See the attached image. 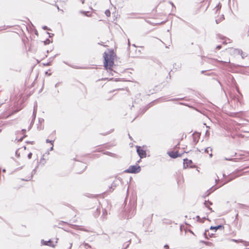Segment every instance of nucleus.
Segmentation results:
<instances>
[{"instance_id": "dca6fc26", "label": "nucleus", "mask_w": 249, "mask_h": 249, "mask_svg": "<svg viewBox=\"0 0 249 249\" xmlns=\"http://www.w3.org/2000/svg\"><path fill=\"white\" fill-rule=\"evenodd\" d=\"M212 151V149L211 147H208L205 149L204 152L205 153H209V151Z\"/></svg>"}, {"instance_id": "5fc2aeb1", "label": "nucleus", "mask_w": 249, "mask_h": 249, "mask_svg": "<svg viewBox=\"0 0 249 249\" xmlns=\"http://www.w3.org/2000/svg\"><path fill=\"white\" fill-rule=\"evenodd\" d=\"M129 138H130V139H132V138H131V137L129 135Z\"/></svg>"}, {"instance_id": "0eeeda50", "label": "nucleus", "mask_w": 249, "mask_h": 249, "mask_svg": "<svg viewBox=\"0 0 249 249\" xmlns=\"http://www.w3.org/2000/svg\"><path fill=\"white\" fill-rule=\"evenodd\" d=\"M41 244L44 245H47L52 247H54L55 246V245L53 243L51 240H49L48 241H45L44 240H42Z\"/></svg>"}, {"instance_id": "6e6d98bb", "label": "nucleus", "mask_w": 249, "mask_h": 249, "mask_svg": "<svg viewBox=\"0 0 249 249\" xmlns=\"http://www.w3.org/2000/svg\"><path fill=\"white\" fill-rule=\"evenodd\" d=\"M82 3H84V0H82Z\"/></svg>"}, {"instance_id": "f704fd0d", "label": "nucleus", "mask_w": 249, "mask_h": 249, "mask_svg": "<svg viewBox=\"0 0 249 249\" xmlns=\"http://www.w3.org/2000/svg\"><path fill=\"white\" fill-rule=\"evenodd\" d=\"M54 6H55V7H57V9H58V10H60L59 7V6H58V5L57 4H56L55 3V4H54Z\"/></svg>"}, {"instance_id": "f3484780", "label": "nucleus", "mask_w": 249, "mask_h": 249, "mask_svg": "<svg viewBox=\"0 0 249 249\" xmlns=\"http://www.w3.org/2000/svg\"><path fill=\"white\" fill-rule=\"evenodd\" d=\"M105 14L107 17L110 16V12L109 10H106L105 12Z\"/></svg>"}, {"instance_id": "13d9d810", "label": "nucleus", "mask_w": 249, "mask_h": 249, "mask_svg": "<svg viewBox=\"0 0 249 249\" xmlns=\"http://www.w3.org/2000/svg\"><path fill=\"white\" fill-rule=\"evenodd\" d=\"M29 143H33V142H28Z\"/></svg>"}, {"instance_id": "6e6552de", "label": "nucleus", "mask_w": 249, "mask_h": 249, "mask_svg": "<svg viewBox=\"0 0 249 249\" xmlns=\"http://www.w3.org/2000/svg\"><path fill=\"white\" fill-rule=\"evenodd\" d=\"M183 160V167L185 168L188 167L192 163V161L191 160H188L187 159H184Z\"/></svg>"}, {"instance_id": "aec40b11", "label": "nucleus", "mask_w": 249, "mask_h": 249, "mask_svg": "<svg viewBox=\"0 0 249 249\" xmlns=\"http://www.w3.org/2000/svg\"><path fill=\"white\" fill-rule=\"evenodd\" d=\"M216 61L218 62H220L221 63H222V64H225V63H230V60H229L228 61H221V60H216Z\"/></svg>"}, {"instance_id": "f03ea898", "label": "nucleus", "mask_w": 249, "mask_h": 249, "mask_svg": "<svg viewBox=\"0 0 249 249\" xmlns=\"http://www.w3.org/2000/svg\"><path fill=\"white\" fill-rule=\"evenodd\" d=\"M141 171V167L140 166L131 165L128 169L125 170L124 172L128 173H138Z\"/></svg>"}, {"instance_id": "ea45409f", "label": "nucleus", "mask_w": 249, "mask_h": 249, "mask_svg": "<svg viewBox=\"0 0 249 249\" xmlns=\"http://www.w3.org/2000/svg\"><path fill=\"white\" fill-rule=\"evenodd\" d=\"M225 159L226 160H232V159H229V158H225Z\"/></svg>"}, {"instance_id": "4c0bfd02", "label": "nucleus", "mask_w": 249, "mask_h": 249, "mask_svg": "<svg viewBox=\"0 0 249 249\" xmlns=\"http://www.w3.org/2000/svg\"><path fill=\"white\" fill-rule=\"evenodd\" d=\"M33 115H35L34 118V119H35V117H36V115H35V107H34V112H33Z\"/></svg>"}, {"instance_id": "c85d7f7f", "label": "nucleus", "mask_w": 249, "mask_h": 249, "mask_svg": "<svg viewBox=\"0 0 249 249\" xmlns=\"http://www.w3.org/2000/svg\"><path fill=\"white\" fill-rule=\"evenodd\" d=\"M32 153H30L28 155V158L30 159H31L32 158Z\"/></svg>"}, {"instance_id": "8fccbe9b", "label": "nucleus", "mask_w": 249, "mask_h": 249, "mask_svg": "<svg viewBox=\"0 0 249 249\" xmlns=\"http://www.w3.org/2000/svg\"><path fill=\"white\" fill-rule=\"evenodd\" d=\"M232 179V178H230V179L228 181H227V182H229V181H230Z\"/></svg>"}, {"instance_id": "2f4dec72", "label": "nucleus", "mask_w": 249, "mask_h": 249, "mask_svg": "<svg viewBox=\"0 0 249 249\" xmlns=\"http://www.w3.org/2000/svg\"><path fill=\"white\" fill-rule=\"evenodd\" d=\"M26 136H27V135H24V136H23V137H22V138H20V139H19L18 141H19V142H21V141L23 140V138H24V137H26Z\"/></svg>"}, {"instance_id": "603ef678", "label": "nucleus", "mask_w": 249, "mask_h": 249, "mask_svg": "<svg viewBox=\"0 0 249 249\" xmlns=\"http://www.w3.org/2000/svg\"><path fill=\"white\" fill-rule=\"evenodd\" d=\"M2 171H3V172H5L6 171V170H5V169H3L2 170Z\"/></svg>"}, {"instance_id": "393cba45", "label": "nucleus", "mask_w": 249, "mask_h": 249, "mask_svg": "<svg viewBox=\"0 0 249 249\" xmlns=\"http://www.w3.org/2000/svg\"><path fill=\"white\" fill-rule=\"evenodd\" d=\"M105 154H107V155H110V156H112L113 155H114V154H112L109 152H106Z\"/></svg>"}, {"instance_id": "bb28decb", "label": "nucleus", "mask_w": 249, "mask_h": 249, "mask_svg": "<svg viewBox=\"0 0 249 249\" xmlns=\"http://www.w3.org/2000/svg\"><path fill=\"white\" fill-rule=\"evenodd\" d=\"M182 99H183V98L172 99H170V101L180 100H182Z\"/></svg>"}, {"instance_id": "de8ad7c7", "label": "nucleus", "mask_w": 249, "mask_h": 249, "mask_svg": "<svg viewBox=\"0 0 249 249\" xmlns=\"http://www.w3.org/2000/svg\"><path fill=\"white\" fill-rule=\"evenodd\" d=\"M236 90L238 92H239V88L238 87L236 88Z\"/></svg>"}, {"instance_id": "a878e982", "label": "nucleus", "mask_w": 249, "mask_h": 249, "mask_svg": "<svg viewBox=\"0 0 249 249\" xmlns=\"http://www.w3.org/2000/svg\"><path fill=\"white\" fill-rule=\"evenodd\" d=\"M50 43V40L49 39H47L45 41H44V43L45 44H49Z\"/></svg>"}, {"instance_id": "c756f323", "label": "nucleus", "mask_w": 249, "mask_h": 249, "mask_svg": "<svg viewBox=\"0 0 249 249\" xmlns=\"http://www.w3.org/2000/svg\"><path fill=\"white\" fill-rule=\"evenodd\" d=\"M179 104L182 105H184V106H188V107H190L188 104H187L186 103H179Z\"/></svg>"}, {"instance_id": "412c9836", "label": "nucleus", "mask_w": 249, "mask_h": 249, "mask_svg": "<svg viewBox=\"0 0 249 249\" xmlns=\"http://www.w3.org/2000/svg\"><path fill=\"white\" fill-rule=\"evenodd\" d=\"M35 173H36V168L33 170L32 173V176L29 178V179H26V180H30L32 178L33 174H35Z\"/></svg>"}, {"instance_id": "864d4df0", "label": "nucleus", "mask_w": 249, "mask_h": 249, "mask_svg": "<svg viewBox=\"0 0 249 249\" xmlns=\"http://www.w3.org/2000/svg\"><path fill=\"white\" fill-rule=\"evenodd\" d=\"M210 156L211 157H212V153H211V154H210Z\"/></svg>"}, {"instance_id": "c9c22d12", "label": "nucleus", "mask_w": 249, "mask_h": 249, "mask_svg": "<svg viewBox=\"0 0 249 249\" xmlns=\"http://www.w3.org/2000/svg\"><path fill=\"white\" fill-rule=\"evenodd\" d=\"M221 48V45H218V46H217V47H216V49H217L219 50V49H220Z\"/></svg>"}, {"instance_id": "e433bc0d", "label": "nucleus", "mask_w": 249, "mask_h": 249, "mask_svg": "<svg viewBox=\"0 0 249 249\" xmlns=\"http://www.w3.org/2000/svg\"><path fill=\"white\" fill-rule=\"evenodd\" d=\"M72 245V243H70V246L69 247V249H71Z\"/></svg>"}, {"instance_id": "423d86ee", "label": "nucleus", "mask_w": 249, "mask_h": 249, "mask_svg": "<svg viewBox=\"0 0 249 249\" xmlns=\"http://www.w3.org/2000/svg\"><path fill=\"white\" fill-rule=\"evenodd\" d=\"M230 52L231 53H233L234 54H237L242 55L243 53V52L242 50H240L237 49L231 48L230 50Z\"/></svg>"}, {"instance_id": "39448f33", "label": "nucleus", "mask_w": 249, "mask_h": 249, "mask_svg": "<svg viewBox=\"0 0 249 249\" xmlns=\"http://www.w3.org/2000/svg\"><path fill=\"white\" fill-rule=\"evenodd\" d=\"M169 156L171 157V158H176L178 157H179L180 156V155H179L178 153V152L177 151H176V152H174V151H171V152H169L168 153Z\"/></svg>"}, {"instance_id": "473e14b6", "label": "nucleus", "mask_w": 249, "mask_h": 249, "mask_svg": "<svg viewBox=\"0 0 249 249\" xmlns=\"http://www.w3.org/2000/svg\"><path fill=\"white\" fill-rule=\"evenodd\" d=\"M26 129H22V130H21L22 134H24V135H25L24 133L26 132Z\"/></svg>"}, {"instance_id": "37998d69", "label": "nucleus", "mask_w": 249, "mask_h": 249, "mask_svg": "<svg viewBox=\"0 0 249 249\" xmlns=\"http://www.w3.org/2000/svg\"><path fill=\"white\" fill-rule=\"evenodd\" d=\"M219 180V178L217 177V178L215 179V182L217 183V182Z\"/></svg>"}, {"instance_id": "a211bd4d", "label": "nucleus", "mask_w": 249, "mask_h": 249, "mask_svg": "<svg viewBox=\"0 0 249 249\" xmlns=\"http://www.w3.org/2000/svg\"><path fill=\"white\" fill-rule=\"evenodd\" d=\"M84 247L86 249H88L89 248H90L91 246L88 243H85L83 244Z\"/></svg>"}, {"instance_id": "f8f14e48", "label": "nucleus", "mask_w": 249, "mask_h": 249, "mask_svg": "<svg viewBox=\"0 0 249 249\" xmlns=\"http://www.w3.org/2000/svg\"><path fill=\"white\" fill-rule=\"evenodd\" d=\"M204 204L205 205V206L208 208L209 210H212V208L209 207V205H212V202H211V201H209V200L208 201H205L204 203Z\"/></svg>"}, {"instance_id": "ddd939ff", "label": "nucleus", "mask_w": 249, "mask_h": 249, "mask_svg": "<svg viewBox=\"0 0 249 249\" xmlns=\"http://www.w3.org/2000/svg\"><path fill=\"white\" fill-rule=\"evenodd\" d=\"M224 19V15H222L219 18L215 19V22L217 24H218L221 21H222Z\"/></svg>"}, {"instance_id": "3c124183", "label": "nucleus", "mask_w": 249, "mask_h": 249, "mask_svg": "<svg viewBox=\"0 0 249 249\" xmlns=\"http://www.w3.org/2000/svg\"><path fill=\"white\" fill-rule=\"evenodd\" d=\"M128 46L130 45V42H129V40H128Z\"/></svg>"}, {"instance_id": "9d476101", "label": "nucleus", "mask_w": 249, "mask_h": 249, "mask_svg": "<svg viewBox=\"0 0 249 249\" xmlns=\"http://www.w3.org/2000/svg\"><path fill=\"white\" fill-rule=\"evenodd\" d=\"M224 227L221 225H218L217 226H211L210 228V230H214V231H216L218 229H223Z\"/></svg>"}, {"instance_id": "1a4fd4ad", "label": "nucleus", "mask_w": 249, "mask_h": 249, "mask_svg": "<svg viewBox=\"0 0 249 249\" xmlns=\"http://www.w3.org/2000/svg\"><path fill=\"white\" fill-rule=\"evenodd\" d=\"M218 36L221 39L224 40V41L223 42V44H227L231 42L230 39L227 38L226 37H225L222 35H218Z\"/></svg>"}, {"instance_id": "cd10ccee", "label": "nucleus", "mask_w": 249, "mask_h": 249, "mask_svg": "<svg viewBox=\"0 0 249 249\" xmlns=\"http://www.w3.org/2000/svg\"><path fill=\"white\" fill-rule=\"evenodd\" d=\"M134 211H135V210L134 209V210H133V212H132V213H131V215H130L129 214V215H128V217H129L130 218H131V216H132V215H133V214L135 213V212Z\"/></svg>"}, {"instance_id": "7c9ffc66", "label": "nucleus", "mask_w": 249, "mask_h": 249, "mask_svg": "<svg viewBox=\"0 0 249 249\" xmlns=\"http://www.w3.org/2000/svg\"><path fill=\"white\" fill-rule=\"evenodd\" d=\"M196 218H197L198 221H199V222H203V221L200 220V217L199 216H197Z\"/></svg>"}, {"instance_id": "052dcab7", "label": "nucleus", "mask_w": 249, "mask_h": 249, "mask_svg": "<svg viewBox=\"0 0 249 249\" xmlns=\"http://www.w3.org/2000/svg\"><path fill=\"white\" fill-rule=\"evenodd\" d=\"M1 131V129H0V132Z\"/></svg>"}, {"instance_id": "72a5a7b5", "label": "nucleus", "mask_w": 249, "mask_h": 249, "mask_svg": "<svg viewBox=\"0 0 249 249\" xmlns=\"http://www.w3.org/2000/svg\"><path fill=\"white\" fill-rule=\"evenodd\" d=\"M42 28H43L44 30H48V27H47V26H43V27H42ZM49 30H50L49 29Z\"/></svg>"}, {"instance_id": "6ab92c4d", "label": "nucleus", "mask_w": 249, "mask_h": 249, "mask_svg": "<svg viewBox=\"0 0 249 249\" xmlns=\"http://www.w3.org/2000/svg\"><path fill=\"white\" fill-rule=\"evenodd\" d=\"M203 242L207 246H212L213 245V243L210 242L203 241Z\"/></svg>"}, {"instance_id": "2eb2a0df", "label": "nucleus", "mask_w": 249, "mask_h": 249, "mask_svg": "<svg viewBox=\"0 0 249 249\" xmlns=\"http://www.w3.org/2000/svg\"><path fill=\"white\" fill-rule=\"evenodd\" d=\"M231 241L232 242H235L236 243H243L244 242V241L242 240V239H238V240H236V239H232L231 240Z\"/></svg>"}, {"instance_id": "f257e3e1", "label": "nucleus", "mask_w": 249, "mask_h": 249, "mask_svg": "<svg viewBox=\"0 0 249 249\" xmlns=\"http://www.w3.org/2000/svg\"><path fill=\"white\" fill-rule=\"evenodd\" d=\"M104 58V67L106 69H111L114 64L113 58L111 55L105 52L103 55Z\"/></svg>"}, {"instance_id": "4d7b16f0", "label": "nucleus", "mask_w": 249, "mask_h": 249, "mask_svg": "<svg viewBox=\"0 0 249 249\" xmlns=\"http://www.w3.org/2000/svg\"><path fill=\"white\" fill-rule=\"evenodd\" d=\"M57 84H56L55 85V87H57Z\"/></svg>"}, {"instance_id": "5701e85b", "label": "nucleus", "mask_w": 249, "mask_h": 249, "mask_svg": "<svg viewBox=\"0 0 249 249\" xmlns=\"http://www.w3.org/2000/svg\"><path fill=\"white\" fill-rule=\"evenodd\" d=\"M212 192H213V191L211 190V189H210L209 190H208V191L207 192V194L206 195V196H209Z\"/></svg>"}, {"instance_id": "20e7f679", "label": "nucleus", "mask_w": 249, "mask_h": 249, "mask_svg": "<svg viewBox=\"0 0 249 249\" xmlns=\"http://www.w3.org/2000/svg\"><path fill=\"white\" fill-rule=\"evenodd\" d=\"M137 152L141 159L146 157V153L145 151L143 150L140 146L137 147Z\"/></svg>"}, {"instance_id": "58836bf2", "label": "nucleus", "mask_w": 249, "mask_h": 249, "mask_svg": "<svg viewBox=\"0 0 249 249\" xmlns=\"http://www.w3.org/2000/svg\"><path fill=\"white\" fill-rule=\"evenodd\" d=\"M164 248H165L166 249H169V246H168V245H165L164 246Z\"/></svg>"}, {"instance_id": "4be33fe9", "label": "nucleus", "mask_w": 249, "mask_h": 249, "mask_svg": "<svg viewBox=\"0 0 249 249\" xmlns=\"http://www.w3.org/2000/svg\"><path fill=\"white\" fill-rule=\"evenodd\" d=\"M64 63H65L66 64H67V65H68L70 66V67H71L73 68H74V69H78V68H77V67H76V66H71V65H69V64H68L67 62H64Z\"/></svg>"}, {"instance_id": "49530a36", "label": "nucleus", "mask_w": 249, "mask_h": 249, "mask_svg": "<svg viewBox=\"0 0 249 249\" xmlns=\"http://www.w3.org/2000/svg\"><path fill=\"white\" fill-rule=\"evenodd\" d=\"M48 34H49V37H51L52 36H53V34L50 35L49 33H48Z\"/></svg>"}, {"instance_id": "a18cd8bd", "label": "nucleus", "mask_w": 249, "mask_h": 249, "mask_svg": "<svg viewBox=\"0 0 249 249\" xmlns=\"http://www.w3.org/2000/svg\"><path fill=\"white\" fill-rule=\"evenodd\" d=\"M48 34H49V37H51L52 36H53V34L50 35L49 33H48Z\"/></svg>"}, {"instance_id": "4468645a", "label": "nucleus", "mask_w": 249, "mask_h": 249, "mask_svg": "<svg viewBox=\"0 0 249 249\" xmlns=\"http://www.w3.org/2000/svg\"><path fill=\"white\" fill-rule=\"evenodd\" d=\"M130 241L131 239H129L128 241V242L125 243L124 244V247L122 249H126V248H127L129 246V243H130Z\"/></svg>"}, {"instance_id": "c03bdc74", "label": "nucleus", "mask_w": 249, "mask_h": 249, "mask_svg": "<svg viewBox=\"0 0 249 249\" xmlns=\"http://www.w3.org/2000/svg\"><path fill=\"white\" fill-rule=\"evenodd\" d=\"M204 235H205V236H207V231H205V232L204 233ZM206 238H207V237H206Z\"/></svg>"}, {"instance_id": "a19ab883", "label": "nucleus", "mask_w": 249, "mask_h": 249, "mask_svg": "<svg viewBox=\"0 0 249 249\" xmlns=\"http://www.w3.org/2000/svg\"><path fill=\"white\" fill-rule=\"evenodd\" d=\"M241 55L242 58L243 59V58H244V57H245V56L243 53H242V55Z\"/></svg>"}, {"instance_id": "bf43d9fd", "label": "nucleus", "mask_w": 249, "mask_h": 249, "mask_svg": "<svg viewBox=\"0 0 249 249\" xmlns=\"http://www.w3.org/2000/svg\"><path fill=\"white\" fill-rule=\"evenodd\" d=\"M226 183H224L221 186L223 185L224 184H225Z\"/></svg>"}, {"instance_id": "79ce46f5", "label": "nucleus", "mask_w": 249, "mask_h": 249, "mask_svg": "<svg viewBox=\"0 0 249 249\" xmlns=\"http://www.w3.org/2000/svg\"><path fill=\"white\" fill-rule=\"evenodd\" d=\"M53 150V144H52V146L50 148V150Z\"/></svg>"}, {"instance_id": "9b49d317", "label": "nucleus", "mask_w": 249, "mask_h": 249, "mask_svg": "<svg viewBox=\"0 0 249 249\" xmlns=\"http://www.w3.org/2000/svg\"><path fill=\"white\" fill-rule=\"evenodd\" d=\"M117 185L118 184L116 183V181H113L111 184V186L109 187V192H112Z\"/></svg>"}, {"instance_id": "b1692460", "label": "nucleus", "mask_w": 249, "mask_h": 249, "mask_svg": "<svg viewBox=\"0 0 249 249\" xmlns=\"http://www.w3.org/2000/svg\"><path fill=\"white\" fill-rule=\"evenodd\" d=\"M46 142H47V143H50H50H52V144H53V141H50V140H49V139H47V140H46Z\"/></svg>"}, {"instance_id": "09e8293b", "label": "nucleus", "mask_w": 249, "mask_h": 249, "mask_svg": "<svg viewBox=\"0 0 249 249\" xmlns=\"http://www.w3.org/2000/svg\"><path fill=\"white\" fill-rule=\"evenodd\" d=\"M105 213H107V212L106 210H104V211L103 212V214H105Z\"/></svg>"}, {"instance_id": "7ed1b4c3", "label": "nucleus", "mask_w": 249, "mask_h": 249, "mask_svg": "<svg viewBox=\"0 0 249 249\" xmlns=\"http://www.w3.org/2000/svg\"><path fill=\"white\" fill-rule=\"evenodd\" d=\"M76 167L77 173L81 174L86 169L87 166L86 163L80 162L76 164Z\"/></svg>"}]
</instances>
